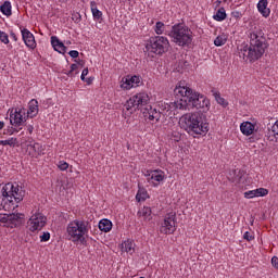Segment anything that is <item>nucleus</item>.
Returning <instances> with one entry per match:
<instances>
[{
    "label": "nucleus",
    "mask_w": 278,
    "mask_h": 278,
    "mask_svg": "<svg viewBox=\"0 0 278 278\" xmlns=\"http://www.w3.org/2000/svg\"><path fill=\"white\" fill-rule=\"evenodd\" d=\"M174 94L176 97H182L187 101V108H195V110H203V112L210 110V100L205 96L195 92L181 83L175 87Z\"/></svg>",
    "instance_id": "obj_4"
},
{
    "label": "nucleus",
    "mask_w": 278,
    "mask_h": 278,
    "mask_svg": "<svg viewBox=\"0 0 278 278\" xmlns=\"http://www.w3.org/2000/svg\"><path fill=\"white\" fill-rule=\"evenodd\" d=\"M90 8H91V14H92L94 21H101V18L103 17V12H101L97 8V2L96 1H91L90 2Z\"/></svg>",
    "instance_id": "obj_28"
},
{
    "label": "nucleus",
    "mask_w": 278,
    "mask_h": 278,
    "mask_svg": "<svg viewBox=\"0 0 278 278\" xmlns=\"http://www.w3.org/2000/svg\"><path fill=\"white\" fill-rule=\"evenodd\" d=\"M249 38L250 46H244L241 49L240 58L245 61L256 62V60H260L266 53L268 43L266 42V37H264V31L260 28L250 31Z\"/></svg>",
    "instance_id": "obj_1"
},
{
    "label": "nucleus",
    "mask_w": 278,
    "mask_h": 278,
    "mask_svg": "<svg viewBox=\"0 0 278 278\" xmlns=\"http://www.w3.org/2000/svg\"><path fill=\"white\" fill-rule=\"evenodd\" d=\"M167 36L172 38V42L178 47H190L192 40H194L192 28H189L188 25L184 23L173 25Z\"/></svg>",
    "instance_id": "obj_6"
},
{
    "label": "nucleus",
    "mask_w": 278,
    "mask_h": 278,
    "mask_svg": "<svg viewBox=\"0 0 278 278\" xmlns=\"http://www.w3.org/2000/svg\"><path fill=\"white\" fill-rule=\"evenodd\" d=\"M9 220H10V214L0 215V223H2L4 227H8Z\"/></svg>",
    "instance_id": "obj_38"
},
{
    "label": "nucleus",
    "mask_w": 278,
    "mask_h": 278,
    "mask_svg": "<svg viewBox=\"0 0 278 278\" xmlns=\"http://www.w3.org/2000/svg\"><path fill=\"white\" fill-rule=\"evenodd\" d=\"M230 16L232 18H236V21H240V18H242V12H240V11H232L230 13Z\"/></svg>",
    "instance_id": "obj_41"
},
{
    "label": "nucleus",
    "mask_w": 278,
    "mask_h": 278,
    "mask_svg": "<svg viewBox=\"0 0 278 278\" xmlns=\"http://www.w3.org/2000/svg\"><path fill=\"white\" fill-rule=\"evenodd\" d=\"M149 101L150 98L147 92H139L130 97L129 100H127L124 104V108L126 110L125 114L131 115V113L136 112V110H144V106L147 108Z\"/></svg>",
    "instance_id": "obj_8"
},
{
    "label": "nucleus",
    "mask_w": 278,
    "mask_h": 278,
    "mask_svg": "<svg viewBox=\"0 0 278 278\" xmlns=\"http://www.w3.org/2000/svg\"><path fill=\"white\" fill-rule=\"evenodd\" d=\"M0 144L2 147H18V139L17 138H14V137H11L7 140H0Z\"/></svg>",
    "instance_id": "obj_33"
},
{
    "label": "nucleus",
    "mask_w": 278,
    "mask_h": 278,
    "mask_svg": "<svg viewBox=\"0 0 278 278\" xmlns=\"http://www.w3.org/2000/svg\"><path fill=\"white\" fill-rule=\"evenodd\" d=\"M92 80H93V78H92V77H89V78H85V80H83V81H86V84H87L88 86H90V84H92Z\"/></svg>",
    "instance_id": "obj_51"
},
{
    "label": "nucleus",
    "mask_w": 278,
    "mask_h": 278,
    "mask_svg": "<svg viewBox=\"0 0 278 278\" xmlns=\"http://www.w3.org/2000/svg\"><path fill=\"white\" fill-rule=\"evenodd\" d=\"M142 114L146 121H150V123H159L160 118H162V111L151 105L143 108Z\"/></svg>",
    "instance_id": "obj_13"
},
{
    "label": "nucleus",
    "mask_w": 278,
    "mask_h": 278,
    "mask_svg": "<svg viewBox=\"0 0 278 278\" xmlns=\"http://www.w3.org/2000/svg\"><path fill=\"white\" fill-rule=\"evenodd\" d=\"M243 238H244V240H248V242H251V240H253V235H251V232H249V231H245L243 233Z\"/></svg>",
    "instance_id": "obj_46"
},
{
    "label": "nucleus",
    "mask_w": 278,
    "mask_h": 278,
    "mask_svg": "<svg viewBox=\"0 0 278 278\" xmlns=\"http://www.w3.org/2000/svg\"><path fill=\"white\" fill-rule=\"evenodd\" d=\"M271 265L274 266V268H278V257L277 256H274L271 258Z\"/></svg>",
    "instance_id": "obj_48"
},
{
    "label": "nucleus",
    "mask_w": 278,
    "mask_h": 278,
    "mask_svg": "<svg viewBox=\"0 0 278 278\" xmlns=\"http://www.w3.org/2000/svg\"><path fill=\"white\" fill-rule=\"evenodd\" d=\"M146 177L150 186H153V188H157V186H160V184H162V181L166 179V174L164 173V170L154 169L147 174Z\"/></svg>",
    "instance_id": "obj_12"
},
{
    "label": "nucleus",
    "mask_w": 278,
    "mask_h": 278,
    "mask_svg": "<svg viewBox=\"0 0 278 278\" xmlns=\"http://www.w3.org/2000/svg\"><path fill=\"white\" fill-rule=\"evenodd\" d=\"M240 131L243 136H253L255 131V124L251 122H243L240 125Z\"/></svg>",
    "instance_id": "obj_22"
},
{
    "label": "nucleus",
    "mask_w": 278,
    "mask_h": 278,
    "mask_svg": "<svg viewBox=\"0 0 278 278\" xmlns=\"http://www.w3.org/2000/svg\"><path fill=\"white\" fill-rule=\"evenodd\" d=\"M168 47H170L168 38L164 36H154L148 40L146 51H148V53H155V55H162L168 51Z\"/></svg>",
    "instance_id": "obj_7"
},
{
    "label": "nucleus",
    "mask_w": 278,
    "mask_h": 278,
    "mask_svg": "<svg viewBox=\"0 0 278 278\" xmlns=\"http://www.w3.org/2000/svg\"><path fill=\"white\" fill-rule=\"evenodd\" d=\"M267 194H268V189L261 187L254 190L245 191L243 193V197L244 199H255L260 197H267Z\"/></svg>",
    "instance_id": "obj_18"
},
{
    "label": "nucleus",
    "mask_w": 278,
    "mask_h": 278,
    "mask_svg": "<svg viewBox=\"0 0 278 278\" xmlns=\"http://www.w3.org/2000/svg\"><path fill=\"white\" fill-rule=\"evenodd\" d=\"M0 12L4 16H10L12 14V2L10 1H4L1 7H0Z\"/></svg>",
    "instance_id": "obj_31"
},
{
    "label": "nucleus",
    "mask_w": 278,
    "mask_h": 278,
    "mask_svg": "<svg viewBox=\"0 0 278 278\" xmlns=\"http://www.w3.org/2000/svg\"><path fill=\"white\" fill-rule=\"evenodd\" d=\"M51 240V233L43 232L42 236H40V242H49Z\"/></svg>",
    "instance_id": "obj_42"
},
{
    "label": "nucleus",
    "mask_w": 278,
    "mask_h": 278,
    "mask_svg": "<svg viewBox=\"0 0 278 278\" xmlns=\"http://www.w3.org/2000/svg\"><path fill=\"white\" fill-rule=\"evenodd\" d=\"M68 55H71L72 58H79V51L77 50H72L68 52Z\"/></svg>",
    "instance_id": "obj_47"
},
{
    "label": "nucleus",
    "mask_w": 278,
    "mask_h": 278,
    "mask_svg": "<svg viewBox=\"0 0 278 278\" xmlns=\"http://www.w3.org/2000/svg\"><path fill=\"white\" fill-rule=\"evenodd\" d=\"M0 41L3 42V45H10V37L3 30H0Z\"/></svg>",
    "instance_id": "obj_37"
},
{
    "label": "nucleus",
    "mask_w": 278,
    "mask_h": 278,
    "mask_svg": "<svg viewBox=\"0 0 278 278\" xmlns=\"http://www.w3.org/2000/svg\"><path fill=\"white\" fill-rule=\"evenodd\" d=\"M148 199H149V192H147L144 188H139L136 194V200L138 201V203H140L141 201H146Z\"/></svg>",
    "instance_id": "obj_35"
},
{
    "label": "nucleus",
    "mask_w": 278,
    "mask_h": 278,
    "mask_svg": "<svg viewBox=\"0 0 278 278\" xmlns=\"http://www.w3.org/2000/svg\"><path fill=\"white\" fill-rule=\"evenodd\" d=\"M100 231L108 233L112 231V222L110 219H101L98 225Z\"/></svg>",
    "instance_id": "obj_30"
},
{
    "label": "nucleus",
    "mask_w": 278,
    "mask_h": 278,
    "mask_svg": "<svg viewBox=\"0 0 278 278\" xmlns=\"http://www.w3.org/2000/svg\"><path fill=\"white\" fill-rule=\"evenodd\" d=\"M256 8L260 14L264 16V18H268V16H270V10L268 9V0H260Z\"/></svg>",
    "instance_id": "obj_25"
},
{
    "label": "nucleus",
    "mask_w": 278,
    "mask_h": 278,
    "mask_svg": "<svg viewBox=\"0 0 278 278\" xmlns=\"http://www.w3.org/2000/svg\"><path fill=\"white\" fill-rule=\"evenodd\" d=\"M88 73H89L88 67L83 70L81 75H80L81 81H86V77H87Z\"/></svg>",
    "instance_id": "obj_45"
},
{
    "label": "nucleus",
    "mask_w": 278,
    "mask_h": 278,
    "mask_svg": "<svg viewBox=\"0 0 278 278\" xmlns=\"http://www.w3.org/2000/svg\"><path fill=\"white\" fill-rule=\"evenodd\" d=\"M267 138L270 142L278 141V119L274 123L271 128L268 130Z\"/></svg>",
    "instance_id": "obj_27"
},
{
    "label": "nucleus",
    "mask_w": 278,
    "mask_h": 278,
    "mask_svg": "<svg viewBox=\"0 0 278 278\" xmlns=\"http://www.w3.org/2000/svg\"><path fill=\"white\" fill-rule=\"evenodd\" d=\"M10 124L13 127H21L23 123L27 122V109L25 108H15V109H10Z\"/></svg>",
    "instance_id": "obj_9"
},
{
    "label": "nucleus",
    "mask_w": 278,
    "mask_h": 278,
    "mask_svg": "<svg viewBox=\"0 0 278 278\" xmlns=\"http://www.w3.org/2000/svg\"><path fill=\"white\" fill-rule=\"evenodd\" d=\"M172 140H174V142H179L181 140V134L177 131L172 132Z\"/></svg>",
    "instance_id": "obj_44"
},
{
    "label": "nucleus",
    "mask_w": 278,
    "mask_h": 278,
    "mask_svg": "<svg viewBox=\"0 0 278 278\" xmlns=\"http://www.w3.org/2000/svg\"><path fill=\"white\" fill-rule=\"evenodd\" d=\"M172 104V112H175V110H188V102L186 101V98L180 97L177 100H174L170 102Z\"/></svg>",
    "instance_id": "obj_26"
},
{
    "label": "nucleus",
    "mask_w": 278,
    "mask_h": 278,
    "mask_svg": "<svg viewBox=\"0 0 278 278\" xmlns=\"http://www.w3.org/2000/svg\"><path fill=\"white\" fill-rule=\"evenodd\" d=\"M123 253H128L129 255H134L136 253V242L134 240L127 239L122 243Z\"/></svg>",
    "instance_id": "obj_23"
},
{
    "label": "nucleus",
    "mask_w": 278,
    "mask_h": 278,
    "mask_svg": "<svg viewBox=\"0 0 278 278\" xmlns=\"http://www.w3.org/2000/svg\"><path fill=\"white\" fill-rule=\"evenodd\" d=\"M77 68H79V66L77 64H72L71 65V71H68L67 73H65V75H67V77H74L75 75L73 73H75V71H77Z\"/></svg>",
    "instance_id": "obj_39"
},
{
    "label": "nucleus",
    "mask_w": 278,
    "mask_h": 278,
    "mask_svg": "<svg viewBox=\"0 0 278 278\" xmlns=\"http://www.w3.org/2000/svg\"><path fill=\"white\" fill-rule=\"evenodd\" d=\"M159 108L161 110V114H162V112H173L170 102L169 103L168 102H160Z\"/></svg>",
    "instance_id": "obj_36"
},
{
    "label": "nucleus",
    "mask_w": 278,
    "mask_h": 278,
    "mask_svg": "<svg viewBox=\"0 0 278 278\" xmlns=\"http://www.w3.org/2000/svg\"><path fill=\"white\" fill-rule=\"evenodd\" d=\"M3 127H5V124L3 122H0V130L3 129Z\"/></svg>",
    "instance_id": "obj_54"
},
{
    "label": "nucleus",
    "mask_w": 278,
    "mask_h": 278,
    "mask_svg": "<svg viewBox=\"0 0 278 278\" xmlns=\"http://www.w3.org/2000/svg\"><path fill=\"white\" fill-rule=\"evenodd\" d=\"M10 36H11L12 40H14V42H17L18 37L16 36V34L14 31H11Z\"/></svg>",
    "instance_id": "obj_49"
},
{
    "label": "nucleus",
    "mask_w": 278,
    "mask_h": 278,
    "mask_svg": "<svg viewBox=\"0 0 278 278\" xmlns=\"http://www.w3.org/2000/svg\"><path fill=\"white\" fill-rule=\"evenodd\" d=\"M25 191L16 182L5 184L0 190V210L14 212L18 203L23 201Z\"/></svg>",
    "instance_id": "obj_3"
},
{
    "label": "nucleus",
    "mask_w": 278,
    "mask_h": 278,
    "mask_svg": "<svg viewBox=\"0 0 278 278\" xmlns=\"http://www.w3.org/2000/svg\"><path fill=\"white\" fill-rule=\"evenodd\" d=\"M58 168L61 170H68V163L65 161H60L58 163Z\"/></svg>",
    "instance_id": "obj_40"
},
{
    "label": "nucleus",
    "mask_w": 278,
    "mask_h": 278,
    "mask_svg": "<svg viewBox=\"0 0 278 278\" xmlns=\"http://www.w3.org/2000/svg\"><path fill=\"white\" fill-rule=\"evenodd\" d=\"M27 131L33 135L34 134V125H27L26 126Z\"/></svg>",
    "instance_id": "obj_50"
},
{
    "label": "nucleus",
    "mask_w": 278,
    "mask_h": 278,
    "mask_svg": "<svg viewBox=\"0 0 278 278\" xmlns=\"http://www.w3.org/2000/svg\"><path fill=\"white\" fill-rule=\"evenodd\" d=\"M23 223V214H9V225L8 227H11V229H14V227H18Z\"/></svg>",
    "instance_id": "obj_24"
},
{
    "label": "nucleus",
    "mask_w": 278,
    "mask_h": 278,
    "mask_svg": "<svg viewBox=\"0 0 278 278\" xmlns=\"http://www.w3.org/2000/svg\"><path fill=\"white\" fill-rule=\"evenodd\" d=\"M179 126L189 136H205L210 131V124L199 112L184 114L179 119Z\"/></svg>",
    "instance_id": "obj_2"
},
{
    "label": "nucleus",
    "mask_w": 278,
    "mask_h": 278,
    "mask_svg": "<svg viewBox=\"0 0 278 278\" xmlns=\"http://www.w3.org/2000/svg\"><path fill=\"white\" fill-rule=\"evenodd\" d=\"M39 108H38V100L31 99L28 102V110H26V116L28 118H36L38 116Z\"/></svg>",
    "instance_id": "obj_19"
},
{
    "label": "nucleus",
    "mask_w": 278,
    "mask_h": 278,
    "mask_svg": "<svg viewBox=\"0 0 278 278\" xmlns=\"http://www.w3.org/2000/svg\"><path fill=\"white\" fill-rule=\"evenodd\" d=\"M142 84L140 76H126L122 79L121 88L123 90H131V88H138Z\"/></svg>",
    "instance_id": "obj_14"
},
{
    "label": "nucleus",
    "mask_w": 278,
    "mask_h": 278,
    "mask_svg": "<svg viewBox=\"0 0 278 278\" xmlns=\"http://www.w3.org/2000/svg\"><path fill=\"white\" fill-rule=\"evenodd\" d=\"M161 233L170 235L177 231V215L175 213H168L164 222L161 224Z\"/></svg>",
    "instance_id": "obj_10"
},
{
    "label": "nucleus",
    "mask_w": 278,
    "mask_h": 278,
    "mask_svg": "<svg viewBox=\"0 0 278 278\" xmlns=\"http://www.w3.org/2000/svg\"><path fill=\"white\" fill-rule=\"evenodd\" d=\"M214 21L223 22L227 18V12L225 8H219L215 15H213Z\"/></svg>",
    "instance_id": "obj_34"
},
{
    "label": "nucleus",
    "mask_w": 278,
    "mask_h": 278,
    "mask_svg": "<svg viewBox=\"0 0 278 278\" xmlns=\"http://www.w3.org/2000/svg\"><path fill=\"white\" fill-rule=\"evenodd\" d=\"M153 30L156 36H162L163 34H165V36H168V33H166V24H164V22H156Z\"/></svg>",
    "instance_id": "obj_29"
},
{
    "label": "nucleus",
    "mask_w": 278,
    "mask_h": 278,
    "mask_svg": "<svg viewBox=\"0 0 278 278\" xmlns=\"http://www.w3.org/2000/svg\"><path fill=\"white\" fill-rule=\"evenodd\" d=\"M20 30L22 34V40L25 43V46L31 50L36 49L37 43H36V37H34V34H31L29 29L24 28L23 26H20Z\"/></svg>",
    "instance_id": "obj_15"
},
{
    "label": "nucleus",
    "mask_w": 278,
    "mask_h": 278,
    "mask_svg": "<svg viewBox=\"0 0 278 278\" xmlns=\"http://www.w3.org/2000/svg\"><path fill=\"white\" fill-rule=\"evenodd\" d=\"M51 45L54 51H58V53H62V55L66 53V46H64V43L60 41V38H58V36L51 37Z\"/></svg>",
    "instance_id": "obj_21"
},
{
    "label": "nucleus",
    "mask_w": 278,
    "mask_h": 278,
    "mask_svg": "<svg viewBox=\"0 0 278 278\" xmlns=\"http://www.w3.org/2000/svg\"><path fill=\"white\" fill-rule=\"evenodd\" d=\"M228 38H229V36L227 34H225V33L219 34L214 40L215 47H223V46L227 45Z\"/></svg>",
    "instance_id": "obj_32"
},
{
    "label": "nucleus",
    "mask_w": 278,
    "mask_h": 278,
    "mask_svg": "<svg viewBox=\"0 0 278 278\" xmlns=\"http://www.w3.org/2000/svg\"><path fill=\"white\" fill-rule=\"evenodd\" d=\"M228 179L232 181V184H244L247 181V172L242 169H233Z\"/></svg>",
    "instance_id": "obj_17"
},
{
    "label": "nucleus",
    "mask_w": 278,
    "mask_h": 278,
    "mask_svg": "<svg viewBox=\"0 0 278 278\" xmlns=\"http://www.w3.org/2000/svg\"><path fill=\"white\" fill-rule=\"evenodd\" d=\"M45 225H47V217L45 215H42L41 213L33 214L27 222V228L31 232L42 230Z\"/></svg>",
    "instance_id": "obj_11"
},
{
    "label": "nucleus",
    "mask_w": 278,
    "mask_h": 278,
    "mask_svg": "<svg viewBox=\"0 0 278 278\" xmlns=\"http://www.w3.org/2000/svg\"><path fill=\"white\" fill-rule=\"evenodd\" d=\"M229 0H224V3H227Z\"/></svg>",
    "instance_id": "obj_55"
},
{
    "label": "nucleus",
    "mask_w": 278,
    "mask_h": 278,
    "mask_svg": "<svg viewBox=\"0 0 278 278\" xmlns=\"http://www.w3.org/2000/svg\"><path fill=\"white\" fill-rule=\"evenodd\" d=\"M27 149L31 157H40V155H45V151H47V146H42L41 143L35 142L28 144Z\"/></svg>",
    "instance_id": "obj_16"
},
{
    "label": "nucleus",
    "mask_w": 278,
    "mask_h": 278,
    "mask_svg": "<svg viewBox=\"0 0 278 278\" xmlns=\"http://www.w3.org/2000/svg\"><path fill=\"white\" fill-rule=\"evenodd\" d=\"M153 211H151V207L143 206L137 212V216L140 220H144L146 223H149L153 218L152 216Z\"/></svg>",
    "instance_id": "obj_20"
},
{
    "label": "nucleus",
    "mask_w": 278,
    "mask_h": 278,
    "mask_svg": "<svg viewBox=\"0 0 278 278\" xmlns=\"http://www.w3.org/2000/svg\"><path fill=\"white\" fill-rule=\"evenodd\" d=\"M90 222L85 219H74L67 224V238L74 244H86L88 233L90 232Z\"/></svg>",
    "instance_id": "obj_5"
},
{
    "label": "nucleus",
    "mask_w": 278,
    "mask_h": 278,
    "mask_svg": "<svg viewBox=\"0 0 278 278\" xmlns=\"http://www.w3.org/2000/svg\"><path fill=\"white\" fill-rule=\"evenodd\" d=\"M215 99L217 103H219V105H224V108H227V101L225 100V98L220 96H215Z\"/></svg>",
    "instance_id": "obj_43"
},
{
    "label": "nucleus",
    "mask_w": 278,
    "mask_h": 278,
    "mask_svg": "<svg viewBox=\"0 0 278 278\" xmlns=\"http://www.w3.org/2000/svg\"><path fill=\"white\" fill-rule=\"evenodd\" d=\"M220 3H223V1H220V0L215 1V4L217 8H218V5H220Z\"/></svg>",
    "instance_id": "obj_53"
},
{
    "label": "nucleus",
    "mask_w": 278,
    "mask_h": 278,
    "mask_svg": "<svg viewBox=\"0 0 278 278\" xmlns=\"http://www.w3.org/2000/svg\"><path fill=\"white\" fill-rule=\"evenodd\" d=\"M7 134H8L9 136L14 135V128H13V127L8 128Z\"/></svg>",
    "instance_id": "obj_52"
}]
</instances>
